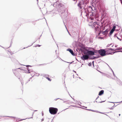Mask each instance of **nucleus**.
<instances>
[{"instance_id":"nucleus-1","label":"nucleus","mask_w":122,"mask_h":122,"mask_svg":"<svg viewBox=\"0 0 122 122\" xmlns=\"http://www.w3.org/2000/svg\"><path fill=\"white\" fill-rule=\"evenodd\" d=\"M87 4V2L86 1H80L77 4L78 9L81 10L83 9H84L86 7Z\"/></svg>"},{"instance_id":"nucleus-2","label":"nucleus","mask_w":122,"mask_h":122,"mask_svg":"<svg viewBox=\"0 0 122 122\" xmlns=\"http://www.w3.org/2000/svg\"><path fill=\"white\" fill-rule=\"evenodd\" d=\"M89 9H90V11L91 13L92 16H93V17H96L95 15L97 14V13L96 12V8L94 6H89Z\"/></svg>"},{"instance_id":"nucleus-3","label":"nucleus","mask_w":122,"mask_h":122,"mask_svg":"<svg viewBox=\"0 0 122 122\" xmlns=\"http://www.w3.org/2000/svg\"><path fill=\"white\" fill-rule=\"evenodd\" d=\"M57 111V109L56 108L51 107L49 108V112L52 114H56V113Z\"/></svg>"},{"instance_id":"nucleus-4","label":"nucleus","mask_w":122,"mask_h":122,"mask_svg":"<svg viewBox=\"0 0 122 122\" xmlns=\"http://www.w3.org/2000/svg\"><path fill=\"white\" fill-rule=\"evenodd\" d=\"M118 50L117 49L115 50H114L112 48H107L105 49V51H106V52L107 53V54H111L112 55L113 54L115 53L116 52H115L113 53H111V52L112 51L114 50L115 51L116 50Z\"/></svg>"},{"instance_id":"nucleus-5","label":"nucleus","mask_w":122,"mask_h":122,"mask_svg":"<svg viewBox=\"0 0 122 122\" xmlns=\"http://www.w3.org/2000/svg\"><path fill=\"white\" fill-rule=\"evenodd\" d=\"M99 25L98 23L97 22H95L93 23L92 27L93 28H94L96 31H97L99 28Z\"/></svg>"},{"instance_id":"nucleus-6","label":"nucleus","mask_w":122,"mask_h":122,"mask_svg":"<svg viewBox=\"0 0 122 122\" xmlns=\"http://www.w3.org/2000/svg\"><path fill=\"white\" fill-rule=\"evenodd\" d=\"M85 10V12L86 13V16H87V14H88V15H90V16L92 15L90 11V9H89V6L88 7H86L85 9H84Z\"/></svg>"},{"instance_id":"nucleus-7","label":"nucleus","mask_w":122,"mask_h":122,"mask_svg":"<svg viewBox=\"0 0 122 122\" xmlns=\"http://www.w3.org/2000/svg\"><path fill=\"white\" fill-rule=\"evenodd\" d=\"M98 52L102 56H103L106 55V51L104 49H101L99 50Z\"/></svg>"},{"instance_id":"nucleus-8","label":"nucleus","mask_w":122,"mask_h":122,"mask_svg":"<svg viewBox=\"0 0 122 122\" xmlns=\"http://www.w3.org/2000/svg\"><path fill=\"white\" fill-rule=\"evenodd\" d=\"M89 58V56L86 53L84 55H83V56L81 57V59L83 60H87Z\"/></svg>"},{"instance_id":"nucleus-9","label":"nucleus","mask_w":122,"mask_h":122,"mask_svg":"<svg viewBox=\"0 0 122 122\" xmlns=\"http://www.w3.org/2000/svg\"><path fill=\"white\" fill-rule=\"evenodd\" d=\"M88 55L89 56L90 55H94V52L93 51H88L86 52Z\"/></svg>"},{"instance_id":"nucleus-10","label":"nucleus","mask_w":122,"mask_h":122,"mask_svg":"<svg viewBox=\"0 0 122 122\" xmlns=\"http://www.w3.org/2000/svg\"><path fill=\"white\" fill-rule=\"evenodd\" d=\"M67 50L69 51L72 55H74V54L73 51H72V50L71 49H68Z\"/></svg>"},{"instance_id":"nucleus-11","label":"nucleus","mask_w":122,"mask_h":122,"mask_svg":"<svg viewBox=\"0 0 122 122\" xmlns=\"http://www.w3.org/2000/svg\"><path fill=\"white\" fill-rule=\"evenodd\" d=\"M108 31V30H105L102 33L104 35H106L107 34Z\"/></svg>"},{"instance_id":"nucleus-12","label":"nucleus","mask_w":122,"mask_h":122,"mask_svg":"<svg viewBox=\"0 0 122 122\" xmlns=\"http://www.w3.org/2000/svg\"><path fill=\"white\" fill-rule=\"evenodd\" d=\"M104 92V91L103 90H102L100 91L99 92V96L102 95V94H103Z\"/></svg>"},{"instance_id":"nucleus-13","label":"nucleus","mask_w":122,"mask_h":122,"mask_svg":"<svg viewBox=\"0 0 122 122\" xmlns=\"http://www.w3.org/2000/svg\"><path fill=\"white\" fill-rule=\"evenodd\" d=\"M27 69L28 70V71H25V72L26 73H29L30 72H31V71L28 68H27Z\"/></svg>"},{"instance_id":"nucleus-14","label":"nucleus","mask_w":122,"mask_h":122,"mask_svg":"<svg viewBox=\"0 0 122 122\" xmlns=\"http://www.w3.org/2000/svg\"><path fill=\"white\" fill-rule=\"evenodd\" d=\"M114 30L112 29L110 31L109 36H110L112 35V34Z\"/></svg>"},{"instance_id":"nucleus-15","label":"nucleus","mask_w":122,"mask_h":122,"mask_svg":"<svg viewBox=\"0 0 122 122\" xmlns=\"http://www.w3.org/2000/svg\"><path fill=\"white\" fill-rule=\"evenodd\" d=\"M8 117H9V116H8ZM13 117V118H15V119H16V120L17 121H19V119L18 118H16L15 117Z\"/></svg>"},{"instance_id":"nucleus-16","label":"nucleus","mask_w":122,"mask_h":122,"mask_svg":"<svg viewBox=\"0 0 122 122\" xmlns=\"http://www.w3.org/2000/svg\"><path fill=\"white\" fill-rule=\"evenodd\" d=\"M116 28V26H113V28L112 29L114 31L115 30Z\"/></svg>"},{"instance_id":"nucleus-17","label":"nucleus","mask_w":122,"mask_h":122,"mask_svg":"<svg viewBox=\"0 0 122 122\" xmlns=\"http://www.w3.org/2000/svg\"><path fill=\"white\" fill-rule=\"evenodd\" d=\"M92 111L93 112H98V113H102L100 112H99V111H95V110H92Z\"/></svg>"},{"instance_id":"nucleus-18","label":"nucleus","mask_w":122,"mask_h":122,"mask_svg":"<svg viewBox=\"0 0 122 122\" xmlns=\"http://www.w3.org/2000/svg\"><path fill=\"white\" fill-rule=\"evenodd\" d=\"M20 69V68H18V69L17 68V69H13V73H14V74H15L14 71L16 70H17V69Z\"/></svg>"},{"instance_id":"nucleus-19","label":"nucleus","mask_w":122,"mask_h":122,"mask_svg":"<svg viewBox=\"0 0 122 122\" xmlns=\"http://www.w3.org/2000/svg\"><path fill=\"white\" fill-rule=\"evenodd\" d=\"M64 25L65 26V27H66V29H67V31H68V33H69V35H71V34L69 33V32H68V30H67V28H66V25L65 24V23H64Z\"/></svg>"},{"instance_id":"nucleus-20","label":"nucleus","mask_w":122,"mask_h":122,"mask_svg":"<svg viewBox=\"0 0 122 122\" xmlns=\"http://www.w3.org/2000/svg\"><path fill=\"white\" fill-rule=\"evenodd\" d=\"M88 65L89 66H91L92 65V63L91 62L89 63L88 64Z\"/></svg>"},{"instance_id":"nucleus-21","label":"nucleus","mask_w":122,"mask_h":122,"mask_svg":"<svg viewBox=\"0 0 122 122\" xmlns=\"http://www.w3.org/2000/svg\"><path fill=\"white\" fill-rule=\"evenodd\" d=\"M41 46V45H36L35 46V47H37V46L40 47Z\"/></svg>"},{"instance_id":"nucleus-22","label":"nucleus","mask_w":122,"mask_h":122,"mask_svg":"<svg viewBox=\"0 0 122 122\" xmlns=\"http://www.w3.org/2000/svg\"><path fill=\"white\" fill-rule=\"evenodd\" d=\"M46 78L48 80L50 81H51V79L49 78L48 77H47Z\"/></svg>"},{"instance_id":"nucleus-23","label":"nucleus","mask_w":122,"mask_h":122,"mask_svg":"<svg viewBox=\"0 0 122 122\" xmlns=\"http://www.w3.org/2000/svg\"><path fill=\"white\" fill-rule=\"evenodd\" d=\"M111 45H112V44H108L107 46V47H109Z\"/></svg>"},{"instance_id":"nucleus-24","label":"nucleus","mask_w":122,"mask_h":122,"mask_svg":"<svg viewBox=\"0 0 122 122\" xmlns=\"http://www.w3.org/2000/svg\"><path fill=\"white\" fill-rule=\"evenodd\" d=\"M36 76H38L39 75V73H36Z\"/></svg>"},{"instance_id":"nucleus-25","label":"nucleus","mask_w":122,"mask_h":122,"mask_svg":"<svg viewBox=\"0 0 122 122\" xmlns=\"http://www.w3.org/2000/svg\"><path fill=\"white\" fill-rule=\"evenodd\" d=\"M113 75L114 76V77L115 76L116 77H117L116 76L115 74H114V72H113Z\"/></svg>"},{"instance_id":"nucleus-26","label":"nucleus","mask_w":122,"mask_h":122,"mask_svg":"<svg viewBox=\"0 0 122 122\" xmlns=\"http://www.w3.org/2000/svg\"><path fill=\"white\" fill-rule=\"evenodd\" d=\"M110 109H113V107H112L109 108Z\"/></svg>"},{"instance_id":"nucleus-27","label":"nucleus","mask_w":122,"mask_h":122,"mask_svg":"<svg viewBox=\"0 0 122 122\" xmlns=\"http://www.w3.org/2000/svg\"><path fill=\"white\" fill-rule=\"evenodd\" d=\"M44 120V118H42L41 120V122L43 121Z\"/></svg>"},{"instance_id":"nucleus-28","label":"nucleus","mask_w":122,"mask_h":122,"mask_svg":"<svg viewBox=\"0 0 122 122\" xmlns=\"http://www.w3.org/2000/svg\"><path fill=\"white\" fill-rule=\"evenodd\" d=\"M42 116H43V112L42 111Z\"/></svg>"},{"instance_id":"nucleus-29","label":"nucleus","mask_w":122,"mask_h":122,"mask_svg":"<svg viewBox=\"0 0 122 122\" xmlns=\"http://www.w3.org/2000/svg\"><path fill=\"white\" fill-rule=\"evenodd\" d=\"M59 99V98H56L55 99V101H56L57 99Z\"/></svg>"},{"instance_id":"nucleus-30","label":"nucleus","mask_w":122,"mask_h":122,"mask_svg":"<svg viewBox=\"0 0 122 122\" xmlns=\"http://www.w3.org/2000/svg\"><path fill=\"white\" fill-rule=\"evenodd\" d=\"M60 58V59H61V60L62 61H65V62H66V61H64V60H62V59H61L60 58Z\"/></svg>"},{"instance_id":"nucleus-31","label":"nucleus","mask_w":122,"mask_h":122,"mask_svg":"<svg viewBox=\"0 0 122 122\" xmlns=\"http://www.w3.org/2000/svg\"><path fill=\"white\" fill-rule=\"evenodd\" d=\"M121 49H122V48H118L117 49V50H121Z\"/></svg>"},{"instance_id":"nucleus-32","label":"nucleus","mask_w":122,"mask_h":122,"mask_svg":"<svg viewBox=\"0 0 122 122\" xmlns=\"http://www.w3.org/2000/svg\"><path fill=\"white\" fill-rule=\"evenodd\" d=\"M122 102V101H121V102H116V103H120V102Z\"/></svg>"},{"instance_id":"nucleus-33","label":"nucleus","mask_w":122,"mask_h":122,"mask_svg":"<svg viewBox=\"0 0 122 122\" xmlns=\"http://www.w3.org/2000/svg\"><path fill=\"white\" fill-rule=\"evenodd\" d=\"M86 110H89V111H92V110H91V109H86Z\"/></svg>"},{"instance_id":"nucleus-34","label":"nucleus","mask_w":122,"mask_h":122,"mask_svg":"<svg viewBox=\"0 0 122 122\" xmlns=\"http://www.w3.org/2000/svg\"><path fill=\"white\" fill-rule=\"evenodd\" d=\"M120 0V1H121V4H122V0Z\"/></svg>"},{"instance_id":"nucleus-35","label":"nucleus","mask_w":122,"mask_h":122,"mask_svg":"<svg viewBox=\"0 0 122 122\" xmlns=\"http://www.w3.org/2000/svg\"><path fill=\"white\" fill-rule=\"evenodd\" d=\"M26 66L27 67L28 66H30V65H27V66Z\"/></svg>"},{"instance_id":"nucleus-36","label":"nucleus","mask_w":122,"mask_h":122,"mask_svg":"<svg viewBox=\"0 0 122 122\" xmlns=\"http://www.w3.org/2000/svg\"><path fill=\"white\" fill-rule=\"evenodd\" d=\"M92 63L93 65H94V61H93L92 62Z\"/></svg>"},{"instance_id":"nucleus-37","label":"nucleus","mask_w":122,"mask_h":122,"mask_svg":"<svg viewBox=\"0 0 122 122\" xmlns=\"http://www.w3.org/2000/svg\"><path fill=\"white\" fill-rule=\"evenodd\" d=\"M68 93H69V95H70V96L71 97V96L70 95V94H69V92H68Z\"/></svg>"},{"instance_id":"nucleus-38","label":"nucleus","mask_w":122,"mask_h":122,"mask_svg":"<svg viewBox=\"0 0 122 122\" xmlns=\"http://www.w3.org/2000/svg\"><path fill=\"white\" fill-rule=\"evenodd\" d=\"M91 59H95L93 58H91Z\"/></svg>"},{"instance_id":"nucleus-39","label":"nucleus","mask_w":122,"mask_h":122,"mask_svg":"<svg viewBox=\"0 0 122 122\" xmlns=\"http://www.w3.org/2000/svg\"><path fill=\"white\" fill-rule=\"evenodd\" d=\"M32 44H32L30 46H28V47L30 46H31Z\"/></svg>"},{"instance_id":"nucleus-40","label":"nucleus","mask_w":122,"mask_h":122,"mask_svg":"<svg viewBox=\"0 0 122 122\" xmlns=\"http://www.w3.org/2000/svg\"><path fill=\"white\" fill-rule=\"evenodd\" d=\"M120 40V41H121L122 40V39H119Z\"/></svg>"},{"instance_id":"nucleus-41","label":"nucleus","mask_w":122,"mask_h":122,"mask_svg":"<svg viewBox=\"0 0 122 122\" xmlns=\"http://www.w3.org/2000/svg\"><path fill=\"white\" fill-rule=\"evenodd\" d=\"M83 107H85L86 108H87V107H84V106H83Z\"/></svg>"},{"instance_id":"nucleus-42","label":"nucleus","mask_w":122,"mask_h":122,"mask_svg":"<svg viewBox=\"0 0 122 122\" xmlns=\"http://www.w3.org/2000/svg\"><path fill=\"white\" fill-rule=\"evenodd\" d=\"M104 102V101H103V102H101V103H102V102Z\"/></svg>"},{"instance_id":"nucleus-43","label":"nucleus","mask_w":122,"mask_h":122,"mask_svg":"<svg viewBox=\"0 0 122 122\" xmlns=\"http://www.w3.org/2000/svg\"><path fill=\"white\" fill-rule=\"evenodd\" d=\"M118 52H122V51H118Z\"/></svg>"},{"instance_id":"nucleus-44","label":"nucleus","mask_w":122,"mask_h":122,"mask_svg":"<svg viewBox=\"0 0 122 122\" xmlns=\"http://www.w3.org/2000/svg\"><path fill=\"white\" fill-rule=\"evenodd\" d=\"M74 71V72H75V73H76V71Z\"/></svg>"},{"instance_id":"nucleus-45","label":"nucleus","mask_w":122,"mask_h":122,"mask_svg":"<svg viewBox=\"0 0 122 122\" xmlns=\"http://www.w3.org/2000/svg\"><path fill=\"white\" fill-rule=\"evenodd\" d=\"M98 97H99L98 96L97 97V98H96V99H97L98 98Z\"/></svg>"},{"instance_id":"nucleus-46","label":"nucleus","mask_w":122,"mask_h":122,"mask_svg":"<svg viewBox=\"0 0 122 122\" xmlns=\"http://www.w3.org/2000/svg\"><path fill=\"white\" fill-rule=\"evenodd\" d=\"M117 38L118 39H119V38H118L117 37Z\"/></svg>"},{"instance_id":"nucleus-47","label":"nucleus","mask_w":122,"mask_h":122,"mask_svg":"<svg viewBox=\"0 0 122 122\" xmlns=\"http://www.w3.org/2000/svg\"><path fill=\"white\" fill-rule=\"evenodd\" d=\"M111 102V103H115L114 102Z\"/></svg>"},{"instance_id":"nucleus-48","label":"nucleus","mask_w":122,"mask_h":122,"mask_svg":"<svg viewBox=\"0 0 122 122\" xmlns=\"http://www.w3.org/2000/svg\"><path fill=\"white\" fill-rule=\"evenodd\" d=\"M112 71V72L113 73V72H113V71Z\"/></svg>"},{"instance_id":"nucleus-49","label":"nucleus","mask_w":122,"mask_h":122,"mask_svg":"<svg viewBox=\"0 0 122 122\" xmlns=\"http://www.w3.org/2000/svg\"><path fill=\"white\" fill-rule=\"evenodd\" d=\"M111 70L112 71H113V70H112V69L111 68Z\"/></svg>"},{"instance_id":"nucleus-50","label":"nucleus","mask_w":122,"mask_h":122,"mask_svg":"<svg viewBox=\"0 0 122 122\" xmlns=\"http://www.w3.org/2000/svg\"><path fill=\"white\" fill-rule=\"evenodd\" d=\"M69 63H70V64H71L72 63V62H69Z\"/></svg>"},{"instance_id":"nucleus-51","label":"nucleus","mask_w":122,"mask_h":122,"mask_svg":"<svg viewBox=\"0 0 122 122\" xmlns=\"http://www.w3.org/2000/svg\"><path fill=\"white\" fill-rule=\"evenodd\" d=\"M115 104H114V105L112 107H113L114 106Z\"/></svg>"},{"instance_id":"nucleus-52","label":"nucleus","mask_w":122,"mask_h":122,"mask_svg":"<svg viewBox=\"0 0 122 122\" xmlns=\"http://www.w3.org/2000/svg\"><path fill=\"white\" fill-rule=\"evenodd\" d=\"M21 84L22 85H23V83L21 82Z\"/></svg>"},{"instance_id":"nucleus-53","label":"nucleus","mask_w":122,"mask_h":122,"mask_svg":"<svg viewBox=\"0 0 122 122\" xmlns=\"http://www.w3.org/2000/svg\"><path fill=\"white\" fill-rule=\"evenodd\" d=\"M24 119H22V120H21L20 121H21V120H24Z\"/></svg>"},{"instance_id":"nucleus-54","label":"nucleus","mask_w":122,"mask_h":122,"mask_svg":"<svg viewBox=\"0 0 122 122\" xmlns=\"http://www.w3.org/2000/svg\"><path fill=\"white\" fill-rule=\"evenodd\" d=\"M113 45L112 46V47H113Z\"/></svg>"},{"instance_id":"nucleus-55","label":"nucleus","mask_w":122,"mask_h":122,"mask_svg":"<svg viewBox=\"0 0 122 122\" xmlns=\"http://www.w3.org/2000/svg\"><path fill=\"white\" fill-rule=\"evenodd\" d=\"M120 114H119V116H120Z\"/></svg>"},{"instance_id":"nucleus-56","label":"nucleus","mask_w":122,"mask_h":122,"mask_svg":"<svg viewBox=\"0 0 122 122\" xmlns=\"http://www.w3.org/2000/svg\"><path fill=\"white\" fill-rule=\"evenodd\" d=\"M117 46H115V47H117Z\"/></svg>"},{"instance_id":"nucleus-57","label":"nucleus","mask_w":122,"mask_h":122,"mask_svg":"<svg viewBox=\"0 0 122 122\" xmlns=\"http://www.w3.org/2000/svg\"><path fill=\"white\" fill-rule=\"evenodd\" d=\"M34 75H32V77H33L34 76Z\"/></svg>"},{"instance_id":"nucleus-58","label":"nucleus","mask_w":122,"mask_h":122,"mask_svg":"<svg viewBox=\"0 0 122 122\" xmlns=\"http://www.w3.org/2000/svg\"><path fill=\"white\" fill-rule=\"evenodd\" d=\"M57 47H58V46L57 45Z\"/></svg>"},{"instance_id":"nucleus-59","label":"nucleus","mask_w":122,"mask_h":122,"mask_svg":"<svg viewBox=\"0 0 122 122\" xmlns=\"http://www.w3.org/2000/svg\"><path fill=\"white\" fill-rule=\"evenodd\" d=\"M116 35V34H115V35H114V36H115Z\"/></svg>"},{"instance_id":"nucleus-60","label":"nucleus","mask_w":122,"mask_h":122,"mask_svg":"<svg viewBox=\"0 0 122 122\" xmlns=\"http://www.w3.org/2000/svg\"><path fill=\"white\" fill-rule=\"evenodd\" d=\"M83 108V109H84V108Z\"/></svg>"},{"instance_id":"nucleus-61","label":"nucleus","mask_w":122,"mask_h":122,"mask_svg":"<svg viewBox=\"0 0 122 122\" xmlns=\"http://www.w3.org/2000/svg\"><path fill=\"white\" fill-rule=\"evenodd\" d=\"M25 47L24 48V49H25Z\"/></svg>"},{"instance_id":"nucleus-62","label":"nucleus","mask_w":122,"mask_h":122,"mask_svg":"<svg viewBox=\"0 0 122 122\" xmlns=\"http://www.w3.org/2000/svg\"><path fill=\"white\" fill-rule=\"evenodd\" d=\"M61 99V100H62L61 99Z\"/></svg>"},{"instance_id":"nucleus-63","label":"nucleus","mask_w":122,"mask_h":122,"mask_svg":"<svg viewBox=\"0 0 122 122\" xmlns=\"http://www.w3.org/2000/svg\"><path fill=\"white\" fill-rule=\"evenodd\" d=\"M35 73L34 75H35Z\"/></svg>"},{"instance_id":"nucleus-64","label":"nucleus","mask_w":122,"mask_h":122,"mask_svg":"<svg viewBox=\"0 0 122 122\" xmlns=\"http://www.w3.org/2000/svg\"><path fill=\"white\" fill-rule=\"evenodd\" d=\"M79 78H80H80H80V77H79Z\"/></svg>"}]
</instances>
